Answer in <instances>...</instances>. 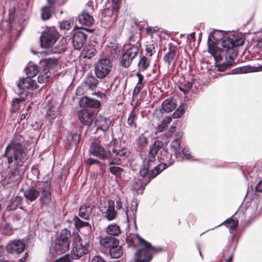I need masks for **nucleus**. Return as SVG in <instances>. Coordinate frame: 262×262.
<instances>
[{
  "label": "nucleus",
  "instance_id": "72a5a7b5",
  "mask_svg": "<svg viewBox=\"0 0 262 262\" xmlns=\"http://www.w3.org/2000/svg\"><path fill=\"white\" fill-rule=\"evenodd\" d=\"M223 224L229 229L230 233H232L238 225V221L234 220L232 217H230L218 226H220Z\"/></svg>",
  "mask_w": 262,
  "mask_h": 262
},
{
  "label": "nucleus",
  "instance_id": "864d4df0",
  "mask_svg": "<svg viewBox=\"0 0 262 262\" xmlns=\"http://www.w3.org/2000/svg\"><path fill=\"white\" fill-rule=\"evenodd\" d=\"M145 56L151 57L156 52L155 45L152 43H148L146 45Z\"/></svg>",
  "mask_w": 262,
  "mask_h": 262
},
{
  "label": "nucleus",
  "instance_id": "de8ad7c7",
  "mask_svg": "<svg viewBox=\"0 0 262 262\" xmlns=\"http://www.w3.org/2000/svg\"><path fill=\"white\" fill-rule=\"evenodd\" d=\"M136 118V114H135L133 111H132L129 114L127 119V124L131 128H136L137 125L136 123L135 122V120Z\"/></svg>",
  "mask_w": 262,
  "mask_h": 262
},
{
  "label": "nucleus",
  "instance_id": "e433bc0d",
  "mask_svg": "<svg viewBox=\"0 0 262 262\" xmlns=\"http://www.w3.org/2000/svg\"><path fill=\"white\" fill-rule=\"evenodd\" d=\"M252 68L250 66H243L232 70L230 73L232 74H245L253 72Z\"/></svg>",
  "mask_w": 262,
  "mask_h": 262
},
{
  "label": "nucleus",
  "instance_id": "0eeeda50",
  "mask_svg": "<svg viewBox=\"0 0 262 262\" xmlns=\"http://www.w3.org/2000/svg\"><path fill=\"white\" fill-rule=\"evenodd\" d=\"M138 53L137 46H132L129 48L123 46L119 57V66L124 68H128Z\"/></svg>",
  "mask_w": 262,
  "mask_h": 262
},
{
  "label": "nucleus",
  "instance_id": "338daca9",
  "mask_svg": "<svg viewBox=\"0 0 262 262\" xmlns=\"http://www.w3.org/2000/svg\"><path fill=\"white\" fill-rule=\"evenodd\" d=\"M88 162H89V164L90 165L98 163V161L97 160H95V159H91V158L89 159Z\"/></svg>",
  "mask_w": 262,
  "mask_h": 262
},
{
  "label": "nucleus",
  "instance_id": "dca6fc26",
  "mask_svg": "<svg viewBox=\"0 0 262 262\" xmlns=\"http://www.w3.org/2000/svg\"><path fill=\"white\" fill-rule=\"evenodd\" d=\"M72 42L74 48L76 50H80L86 41L87 36L84 32L80 29L73 31Z\"/></svg>",
  "mask_w": 262,
  "mask_h": 262
},
{
  "label": "nucleus",
  "instance_id": "c03bdc74",
  "mask_svg": "<svg viewBox=\"0 0 262 262\" xmlns=\"http://www.w3.org/2000/svg\"><path fill=\"white\" fill-rule=\"evenodd\" d=\"M193 83L187 81L185 83L181 84L179 86V90L186 95L189 93V91L192 88Z\"/></svg>",
  "mask_w": 262,
  "mask_h": 262
},
{
  "label": "nucleus",
  "instance_id": "f3484780",
  "mask_svg": "<svg viewBox=\"0 0 262 262\" xmlns=\"http://www.w3.org/2000/svg\"><path fill=\"white\" fill-rule=\"evenodd\" d=\"M89 151L92 155L100 159L108 158L111 155V151L105 150L104 148L97 142L91 144Z\"/></svg>",
  "mask_w": 262,
  "mask_h": 262
},
{
  "label": "nucleus",
  "instance_id": "09e8293b",
  "mask_svg": "<svg viewBox=\"0 0 262 262\" xmlns=\"http://www.w3.org/2000/svg\"><path fill=\"white\" fill-rule=\"evenodd\" d=\"M84 56L90 58L96 53V50L91 46H86L84 48Z\"/></svg>",
  "mask_w": 262,
  "mask_h": 262
},
{
  "label": "nucleus",
  "instance_id": "bb28decb",
  "mask_svg": "<svg viewBox=\"0 0 262 262\" xmlns=\"http://www.w3.org/2000/svg\"><path fill=\"white\" fill-rule=\"evenodd\" d=\"M140 40L141 37L139 34H133L128 38V43L124 44L123 46L129 48L132 46H137L138 47V52H139L141 48Z\"/></svg>",
  "mask_w": 262,
  "mask_h": 262
},
{
  "label": "nucleus",
  "instance_id": "a19ab883",
  "mask_svg": "<svg viewBox=\"0 0 262 262\" xmlns=\"http://www.w3.org/2000/svg\"><path fill=\"white\" fill-rule=\"evenodd\" d=\"M23 198L19 196H16L11 200V204L8 206L9 210H14L21 204Z\"/></svg>",
  "mask_w": 262,
  "mask_h": 262
},
{
  "label": "nucleus",
  "instance_id": "4d7b16f0",
  "mask_svg": "<svg viewBox=\"0 0 262 262\" xmlns=\"http://www.w3.org/2000/svg\"><path fill=\"white\" fill-rule=\"evenodd\" d=\"M71 24L70 20H63L60 23V27L62 30H68L71 28Z\"/></svg>",
  "mask_w": 262,
  "mask_h": 262
},
{
  "label": "nucleus",
  "instance_id": "774afa93",
  "mask_svg": "<svg viewBox=\"0 0 262 262\" xmlns=\"http://www.w3.org/2000/svg\"><path fill=\"white\" fill-rule=\"evenodd\" d=\"M121 233L120 229L119 226L116 224V236H117Z\"/></svg>",
  "mask_w": 262,
  "mask_h": 262
},
{
  "label": "nucleus",
  "instance_id": "bf43d9fd",
  "mask_svg": "<svg viewBox=\"0 0 262 262\" xmlns=\"http://www.w3.org/2000/svg\"><path fill=\"white\" fill-rule=\"evenodd\" d=\"M48 3L50 5H63L68 0H47Z\"/></svg>",
  "mask_w": 262,
  "mask_h": 262
},
{
  "label": "nucleus",
  "instance_id": "13d9d810",
  "mask_svg": "<svg viewBox=\"0 0 262 262\" xmlns=\"http://www.w3.org/2000/svg\"><path fill=\"white\" fill-rule=\"evenodd\" d=\"M144 84L143 82L138 81L136 86L133 90V94L135 95H138L142 89L144 87Z\"/></svg>",
  "mask_w": 262,
  "mask_h": 262
},
{
  "label": "nucleus",
  "instance_id": "f8f14e48",
  "mask_svg": "<svg viewBox=\"0 0 262 262\" xmlns=\"http://www.w3.org/2000/svg\"><path fill=\"white\" fill-rule=\"evenodd\" d=\"M178 47L172 43H169L168 45V52L163 57V60L168 67L172 65L174 67L177 60L176 52Z\"/></svg>",
  "mask_w": 262,
  "mask_h": 262
},
{
  "label": "nucleus",
  "instance_id": "a18cd8bd",
  "mask_svg": "<svg viewBox=\"0 0 262 262\" xmlns=\"http://www.w3.org/2000/svg\"><path fill=\"white\" fill-rule=\"evenodd\" d=\"M85 83L91 89L97 87L98 84V81L94 76H89L86 78L85 81Z\"/></svg>",
  "mask_w": 262,
  "mask_h": 262
},
{
  "label": "nucleus",
  "instance_id": "0e129e2a",
  "mask_svg": "<svg viewBox=\"0 0 262 262\" xmlns=\"http://www.w3.org/2000/svg\"><path fill=\"white\" fill-rule=\"evenodd\" d=\"M92 262H106V261L101 256H95L92 258Z\"/></svg>",
  "mask_w": 262,
  "mask_h": 262
},
{
  "label": "nucleus",
  "instance_id": "e2e57ef3",
  "mask_svg": "<svg viewBox=\"0 0 262 262\" xmlns=\"http://www.w3.org/2000/svg\"><path fill=\"white\" fill-rule=\"evenodd\" d=\"M115 10V6H112V8L110 9L109 8H107L104 10V14L107 15L108 16H112L114 14V11Z\"/></svg>",
  "mask_w": 262,
  "mask_h": 262
},
{
  "label": "nucleus",
  "instance_id": "5fc2aeb1",
  "mask_svg": "<svg viewBox=\"0 0 262 262\" xmlns=\"http://www.w3.org/2000/svg\"><path fill=\"white\" fill-rule=\"evenodd\" d=\"M185 109V105L181 104L180 105L178 108L172 114V117L173 118H179L184 113V111Z\"/></svg>",
  "mask_w": 262,
  "mask_h": 262
},
{
  "label": "nucleus",
  "instance_id": "f03ea898",
  "mask_svg": "<svg viewBox=\"0 0 262 262\" xmlns=\"http://www.w3.org/2000/svg\"><path fill=\"white\" fill-rule=\"evenodd\" d=\"M241 43L238 42L234 35L228 36L226 39H223L222 41V48L216 46V45H212L208 43V52L216 60L223 59V55L235 56L234 47Z\"/></svg>",
  "mask_w": 262,
  "mask_h": 262
},
{
  "label": "nucleus",
  "instance_id": "ddd939ff",
  "mask_svg": "<svg viewBox=\"0 0 262 262\" xmlns=\"http://www.w3.org/2000/svg\"><path fill=\"white\" fill-rule=\"evenodd\" d=\"M38 185L40 187L41 191V194L40 198L41 205L42 206L49 205L51 201L50 184L46 182H39Z\"/></svg>",
  "mask_w": 262,
  "mask_h": 262
},
{
  "label": "nucleus",
  "instance_id": "cd10ccee",
  "mask_svg": "<svg viewBox=\"0 0 262 262\" xmlns=\"http://www.w3.org/2000/svg\"><path fill=\"white\" fill-rule=\"evenodd\" d=\"M93 206L91 205H82L79 210V215L82 219L88 220L92 213Z\"/></svg>",
  "mask_w": 262,
  "mask_h": 262
},
{
  "label": "nucleus",
  "instance_id": "5701e85b",
  "mask_svg": "<svg viewBox=\"0 0 262 262\" xmlns=\"http://www.w3.org/2000/svg\"><path fill=\"white\" fill-rule=\"evenodd\" d=\"M170 150L169 151L168 149L163 148L160 151V156L159 158L164 161L167 164L171 165L174 162L176 161V158L170 148Z\"/></svg>",
  "mask_w": 262,
  "mask_h": 262
},
{
  "label": "nucleus",
  "instance_id": "a878e982",
  "mask_svg": "<svg viewBox=\"0 0 262 262\" xmlns=\"http://www.w3.org/2000/svg\"><path fill=\"white\" fill-rule=\"evenodd\" d=\"M74 221L77 228H83V229L86 231L85 235H88L92 232V227L89 223L82 221L77 216L74 218Z\"/></svg>",
  "mask_w": 262,
  "mask_h": 262
},
{
  "label": "nucleus",
  "instance_id": "c756f323",
  "mask_svg": "<svg viewBox=\"0 0 262 262\" xmlns=\"http://www.w3.org/2000/svg\"><path fill=\"white\" fill-rule=\"evenodd\" d=\"M39 194V191L33 187L29 188L24 192L25 197L30 202L35 201L38 197Z\"/></svg>",
  "mask_w": 262,
  "mask_h": 262
},
{
  "label": "nucleus",
  "instance_id": "4c0bfd02",
  "mask_svg": "<svg viewBox=\"0 0 262 262\" xmlns=\"http://www.w3.org/2000/svg\"><path fill=\"white\" fill-rule=\"evenodd\" d=\"M124 174L125 172L122 168L116 166V181L118 183L121 191L123 189V186L121 185V182H119V180H122Z\"/></svg>",
  "mask_w": 262,
  "mask_h": 262
},
{
  "label": "nucleus",
  "instance_id": "20e7f679",
  "mask_svg": "<svg viewBox=\"0 0 262 262\" xmlns=\"http://www.w3.org/2000/svg\"><path fill=\"white\" fill-rule=\"evenodd\" d=\"M170 165L167 164L166 163H160L157 165L153 166V168L151 171L148 172L145 178V183L137 182L133 183L132 190L136 194H142L143 193L145 186L150 181V180L155 178L158 174L161 172L163 170L165 169L168 166Z\"/></svg>",
  "mask_w": 262,
  "mask_h": 262
},
{
  "label": "nucleus",
  "instance_id": "2eb2a0df",
  "mask_svg": "<svg viewBox=\"0 0 262 262\" xmlns=\"http://www.w3.org/2000/svg\"><path fill=\"white\" fill-rule=\"evenodd\" d=\"M17 87L19 89L18 94H23L27 93L25 92L26 90H33L38 88L36 81L32 78L27 77L21 79L17 83Z\"/></svg>",
  "mask_w": 262,
  "mask_h": 262
},
{
  "label": "nucleus",
  "instance_id": "aec40b11",
  "mask_svg": "<svg viewBox=\"0 0 262 262\" xmlns=\"http://www.w3.org/2000/svg\"><path fill=\"white\" fill-rule=\"evenodd\" d=\"M78 118L83 125L89 126L91 125L94 119V114L92 112L83 109L79 112Z\"/></svg>",
  "mask_w": 262,
  "mask_h": 262
},
{
  "label": "nucleus",
  "instance_id": "f257e3e1",
  "mask_svg": "<svg viewBox=\"0 0 262 262\" xmlns=\"http://www.w3.org/2000/svg\"><path fill=\"white\" fill-rule=\"evenodd\" d=\"M4 157L7 158L8 167H14V169L12 168L7 177L8 179V183L18 184L21 181L24 172V169L20 168V167L28 159V156L20 142L13 141L9 144L6 147Z\"/></svg>",
  "mask_w": 262,
  "mask_h": 262
},
{
  "label": "nucleus",
  "instance_id": "39448f33",
  "mask_svg": "<svg viewBox=\"0 0 262 262\" xmlns=\"http://www.w3.org/2000/svg\"><path fill=\"white\" fill-rule=\"evenodd\" d=\"M182 136V133L178 134L176 138L170 144V149L176 158V161L178 162L182 161L184 160H190L192 158V156L188 147H184L181 152L180 151L181 139Z\"/></svg>",
  "mask_w": 262,
  "mask_h": 262
},
{
  "label": "nucleus",
  "instance_id": "393cba45",
  "mask_svg": "<svg viewBox=\"0 0 262 262\" xmlns=\"http://www.w3.org/2000/svg\"><path fill=\"white\" fill-rule=\"evenodd\" d=\"M224 39V34L223 32L221 30H214L210 32L207 41V45L208 46V43H210L212 41V39L214 41H213V45H216L221 40H222Z\"/></svg>",
  "mask_w": 262,
  "mask_h": 262
},
{
  "label": "nucleus",
  "instance_id": "473e14b6",
  "mask_svg": "<svg viewBox=\"0 0 262 262\" xmlns=\"http://www.w3.org/2000/svg\"><path fill=\"white\" fill-rule=\"evenodd\" d=\"M38 73V81L39 83H44L49 81L51 76V72L48 69H43Z\"/></svg>",
  "mask_w": 262,
  "mask_h": 262
},
{
  "label": "nucleus",
  "instance_id": "423d86ee",
  "mask_svg": "<svg viewBox=\"0 0 262 262\" xmlns=\"http://www.w3.org/2000/svg\"><path fill=\"white\" fill-rule=\"evenodd\" d=\"M71 233L67 229L62 230L60 235L57 237L54 244L53 250L57 254L66 252L69 249Z\"/></svg>",
  "mask_w": 262,
  "mask_h": 262
},
{
  "label": "nucleus",
  "instance_id": "7c9ffc66",
  "mask_svg": "<svg viewBox=\"0 0 262 262\" xmlns=\"http://www.w3.org/2000/svg\"><path fill=\"white\" fill-rule=\"evenodd\" d=\"M58 60L56 58H49L43 60L41 64L43 69H53L57 66Z\"/></svg>",
  "mask_w": 262,
  "mask_h": 262
},
{
  "label": "nucleus",
  "instance_id": "6e6d98bb",
  "mask_svg": "<svg viewBox=\"0 0 262 262\" xmlns=\"http://www.w3.org/2000/svg\"><path fill=\"white\" fill-rule=\"evenodd\" d=\"M57 115V111L56 108L55 107H52L50 108H49L47 110L46 117L49 119H54Z\"/></svg>",
  "mask_w": 262,
  "mask_h": 262
},
{
  "label": "nucleus",
  "instance_id": "8fccbe9b",
  "mask_svg": "<svg viewBox=\"0 0 262 262\" xmlns=\"http://www.w3.org/2000/svg\"><path fill=\"white\" fill-rule=\"evenodd\" d=\"M52 13L49 7H45L41 9V16L43 20L49 19L51 16Z\"/></svg>",
  "mask_w": 262,
  "mask_h": 262
},
{
  "label": "nucleus",
  "instance_id": "4be33fe9",
  "mask_svg": "<svg viewBox=\"0 0 262 262\" xmlns=\"http://www.w3.org/2000/svg\"><path fill=\"white\" fill-rule=\"evenodd\" d=\"M234 57L233 55H223V58H225V62H221L223 59L215 60V66L217 68V70L221 72H223L230 67L233 62Z\"/></svg>",
  "mask_w": 262,
  "mask_h": 262
},
{
  "label": "nucleus",
  "instance_id": "3c124183",
  "mask_svg": "<svg viewBox=\"0 0 262 262\" xmlns=\"http://www.w3.org/2000/svg\"><path fill=\"white\" fill-rule=\"evenodd\" d=\"M126 200L124 199L119 198L118 200H117L116 202V208L118 209H120L122 208L123 210L125 211L126 215H127V211L123 207H124L126 209L127 208L126 204L125 203Z\"/></svg>",
  "mask_w": 262,
  "mask_h": 262
},
{
  "label": "nucleus",
  "instance_id": "37998d69",
  "mask_svg": "<svg viewBox=\"0 0 262 262\" xmlns=\"http://www.w3.org/2000/svg\"><path fill=\"white\" fill-rule=\"evenodd\" d=\"M163 146V143L162 141L156 140L154 144L150 147L149 151L153 153L154 155H157L158 151Z\"/></svg>",
  "mask_w": 262,
  "mask_h": 262
},
{
  "label": "nucleus",
  "instance_id": "69168bd1",
  "mask_svg": "<svg viewBox=\"0 0 262 262\" xmlns=\"http://www.w3.org/2000/svg\"><path fill=\"white\" fill-rule=\"evenodd\" d=\"M255 190L257 192H262V181H260L256 185Z\"/></svg>",
  "mask_w": 262,
  "mask_h": 262
},
{
  "label": "nucleus",
  "instance_id": "603ef678",
  "mask_svg": "<svg viewBox=\"0 0 262 262\" xmlns=\"http://www.w3.org/2000/svg\"><path fill=\"white\" fill-rule=\"evenodd\" d=\"M233 256V251L231 249H227L224 251L223 257L226 262H232Z\"/></svg>",
  "mask_w": 262,
  "mask_h": 262
},
{
  "label": "nucleus",
  "instance_id": "79ce46f5",
  "mask_svg": "<svg viewBox=\"0 0 262 262\" xmlns=\"http://www.w3.org/2000/svg\"><path fill=\"white\" fill-rule=\"evenodd\" d=\"M136 143L140 148H143L147 144V138L144 134L139 135L136 140Z\"/></svg>",
  "mask_w": 262,
  "mask_h": 262
},
{
  "label": "nucleus",
  "instance_id": "7ed1b4c3",
  "mask_svg": "<svg viewBox=\"0 0 262 262\" xmlns=\"http://www.w3.org/2000/svg\"><path fill=\"white\" fill-rule=\"evenodd\" d=\"M136 236L142 247L140 248L135 254V262H149L152 258V255L149 252L150 250H152L155 253L164 251L163 248L152 246L150 243L146 241L138 234Z\"/></svg>",
  "mask_w": 262,
  "mask_h": 262
},
{
  "label": "nucleus",
  "instance_id": "2f4dec72",
  "mask_svg": "<svg viewBox=\"0 0 262 262\" xmlns=\"http://www.w3.org/2000/svg\"><path fill=\"white\" fill-rule=\"evenodd\" d=\"M128 155L127 149L123 147L121 149H116V165H119L121 160L125 159Z\"/></svg>",
  "mask_w": 262,
  "mask_h": 262
},
{
  "label": "nucleus",
  "instance_id": "ea45409f",
  "mask_svg": "<svg viewBox=\"0 0 262 262\" xmlns=\"http://www.w3.org/2000/svg\"><path fill=\"white\" fill-rule=\"evenodd\" d=\"M26 73L28 77L33 78L39 73L38 66L35 64H31L26 69Z\"/></svg>",
  "mask_w": 262,
  "mask_h": 262
},
{
  "label": "nucleus",
  "instance_id": "9b49d317",
  "mask_svg": "<svg viewBox=\"0 0 262 262\" xmlns=\"http://www.w3.org/2000/svg\"><path fill=\"white\" fill-rule=\"evenodd\" d=\"M94 10L92 3L86 4L85 10H83L78 16V19L80 24L85 26H90L93 24L94 20L92 15L90 14Z\"/></svg>",
  "mask_w": 262,
  "mask_h": 262
},
{
  "label": "nucleus",
  "instance_id": "680f3d73",
  "mask_svg": "<svg viewBox=\"0 0 262 262\" xmlns=\"http://www.w3.org/2000/svg\"><path fill=\"white\" fill-rule=\"evenodd\" d=\"M107 235H113L115 236V225L112 224L107 226L106 229Z\"/></svg>",
  "mask_w": 262,
  "mask_h": 262
},
{
  "label": "nucleus",
  "instance_id": "1a4fd4ad",
  "mask_svg": "<svg viewBox=\"0 0 262 262\" xmlns=\"http://www.w3.org/2000/svg\"><path fill=\"white\" fill-rule=\"evenodd\" d=\"M58 35V32L54 28L46 29L40 37L41 46L45 48L51 47L57 41Z\"/></svg>",
  "mask_w": 262,
  "mask_h": 262
},
{
  "label": "nucleus",
  "instance_id": "a211bd4d",
  "mask_svg": "<svg viewBox=\"0 0 262 262\" xmlns=\"http://www.w3.org/2000/svg\"><path fill=\"white\" fill-rule=\"evenodd\" d=\"M100 245L108 249L112 258H115V236L106 235L100 240Z\"/></svg>",
  "mask_w": 262,
  "mask_h": 262
},
{
  "label": "nucleus",
  "instance_id": "6e6552de",
  "mask_svg": "<svg viewBox=\"0 0 262 262\" xmlns=\"http://www.w3.org/2000/svg\"><path fill=\"white\" fill-rule=\"evenodd\" d=\"M89 244L87 241L82 242L80 237L77 235L73 239L72 250L71 252L72 259H77L88 253Z\"/></svg>",
  "mask_w": 262,
  "mask_h": 262
},
{
  "label": "nucleus",
  "instance_id": "c9c22d12",
  "mask_svg": "<svg viewBox=\"0 0 262 262\" xmlns=\"http://www.w3.org/2000/svg\"><path fill=\"white\" fill-rule=\"evenodd\" d=\"M150 60L146 56H141L138 63V69L139 71H144L149 66Z\"/></svg>",
  "mask_w": 262,
  "mask_h": 262
},
{
  "label": "nucleus",
  "instance_id": "4468645a",
  "mask_svg": "<svg viewBox=\"0 0 262 262\" xmlns=\"http://www.w3.org/2000/svg\"><path fill=\"white\" fill-rule=\"evenodd\" d=\"M157 155L148 152V157L143 160L142 165L140 170V174L142 178H146L149 172V168L153 167L156 163Z\"/></svg>",
  "mask_w": 262,
  "mask_h": 262
},
{
  "label": "nucleus",
  "instance_id": "49530a36",
  "mask_svg": "<svg viewBox=\"0 0 262 262\" xmlns=\"http://www.w3.org/2000/svg\"><path fill=\"white\" fill-rule=\"evenodd\" d=\"M123 244L116 239V259L118 258L123 255V249L122 248Z\"/></svg>",
  "mask_w": 262,
  "mask_h": 262
},
{
  "label": "nucleus",
  "instance_id": "9d476101",
  "mask_svg": "<svg viewBox=\"0 0 262 262\" xmlns=\"http://www.w3.org/2000/svg\"><path fill=\"white\" fill-rule=\"evenodd\" d=\"M112 63L108 58L100 59L95 68V73L99 78L105 77L111 71Z\"/></svg>",
  "mask_w": 262,
  "mask_h": 262
},
{
  "label": "nucleus",
  "instance_id": "f704fd0d",
  "mask_svg": "<svg viewBox=\"0 0 262 262\" xmlns=\"http://www.w3.org/2000/svg\"><path fill=\"white\" fill-rule=\"evenodd\" d=\"M176 106L173 101L169 99L165 100L162 104L161 112L169 113L174 110Z\"/></svg>",
  "mask_w": 262,
  "mask_h": 262
},
{
  "label": "nucleus",
  "instance_id": "412c9836",
  "mask_svg": "<svg viewBox=\"0 0 262 262\" xmlns=\"http://www.w3.org/2000/svg\"><path fill=\"white\" fill-rule=\"evenodd\" d=\"M99 209L102 213L105 214V217L108 221H111L115 219V205L113 201H108L107 206H103L101 204Z\"/></svg>",
  "mask_w": 262,
  "mask_h": 262
},
{
  "label": "nucleus",
  "instance_id": "6ab92c4d",
  "mask_svg": "<svg viewBox=\"0 0 262 262\" xmlns=\"http://www.w3.org/2000/svg\"><path fill=\"white\" fill-rule=\"evenodd\" d=\"M25 248V244L19 240L12 241L9 243L6 247L7 251L12 254H19L24 251Z\"/></svg>",
  "mask_w": 262,
  "mask_h": 262
},
{
  "label": "nucleus",
  "instance_id": "c85d7f7f",
  "mask_svg": "<svg viewBox=\"0 0 262 262\" xmlns=\"http://www.w3.org/2000/svg\"><path fill=\"white\" fill-rule=\"evenodd\" d=\"M110 124V120L103 117L98 118L95 121V125L104 132L108 129Z\"/></svg>",
  "mask_w": 262,
  "mask_h": 262
},
{
  "label": "nucleus",
  "instance_id": "58836bf2",
  "mask_svg": "<svg viewBox=\"0 0 262 262\" xmlns=\"http://www.w3.org/2000/svg\"><path fill=\"white\" fill-rule=\"evenodd\" d=\"M25 99V98L22 97L14 98L11 103V112L13 113L17 111L20 108V103L24 101Z\"/></svg>",
  "mask_w": 262,
  "mask_h": 262
},
{
  "label": "nucleus",
  "instance_id": "052dcab7",
  "mask_svg": "<svg viewBox=\"0 0 262 262\" xmlns=\"http://www.w3.org/2000/svg\"><path fill=\"white\" fill-rule=\"evenodd\" d=\"M67 47L66 45H61V46L55 48L51 50V52L53 53H60L66 51Z\"/></svg>",
  "mask_w": 262,
  "mask_h": 262
},
{
  "label": "nucleus",
  "instance_id": "b1692460",
  "mask_svg": "<svg viewBox=\"0 0 262 262\" xmlns=\"http://www.w3.org/2000/svg\"><path fill=\"white\" fill-rule=\"evenodd\" d=\"M79 105L82 107H92L97 108L100 105V103L98 100L89 98L88 97H83L79 101Z\"/></svg>",
  "mask_w": 262,
  "mask_h": 262
}]
</instances>
